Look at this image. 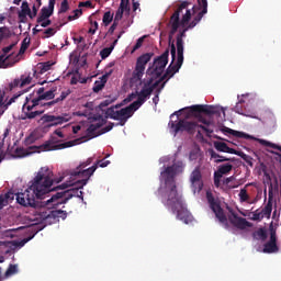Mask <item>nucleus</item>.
Segmentation results:
<instances>
[{"mask_svg": "<svg viewBox=\"0 0 281 281\" xmlns=\"http://www.w3.org/2000/svg\"><path fill=\"white\" fill-rule=\"evenodd\" d=\"M54 173L47 168H41L33 181L24 192L16 194V202L23 207H38L36 199L45 200L49 192H56L59 187H54L55 183H60L65 177L52 178Z\"/></svg>", "mask_w": 281, "mask_h": 281, "instance_id": "nucleus-1", "label": "nucleus"}, {"mask_svg": "<svg viewBox=\"0 0 281 281\" xmlns=\"http://www.w3.org/2000/svg\"><path fill=\"white\" fill-rule=\"evenodd\" d=\"M144 104V99L140 97L138 101H134L126 108H122V104H116L108 108L105 110L104 117L102 115H99L94 117L97 123H92L87 128V135L91 139L93 137H100V135H104L105 133H109L110 131H113V126H115V123H109L108 126L103 127L104 124H106V120H116L119 123H116V126H124L126 122H128V119L133 116L134 111H137L142 105ZM101 128L100 131H98Z\"/></svg>", "mask_w": 281, "mask_h": 281, "instance_id": "nucleus-2", "label": "nucleus"}, {"mask_svg": "<svg viewBox=\"0 0 281 281\" xmlns=\"http://www.w3.org/2000/svg\"><path fill=\"white\" fill-rule=\"evenodd\" d=\"M98 170V165H93L92 167L88 169H76L70 171V179H74V177H86V179L81 180H69L64 182L60 186H57L58 190H67V188H72L68 191H61L57 192L53 195H50L49 200L46 201V205H65L69 199H72V196H82V190L87 183H89V179L93 177V172Z\"/></svg>", "mask_w": 281, "mask_h": 281, "instance_id": "nucleus-3", "label": "nucleus"}, {"mask_svg": "<svg viewBox=\"0 0 281 281\" xmlns=\"http://www.w3.org/2000/svg\"><path fill=\"white\" fill-rule=\"evenodd\" d=\"M161 196V203L166 205V207H170L173 214H177V218L179 221H183L188 225V223H192V214L188 209H186L183 204V196L179 194L177 191V184H172L171 187H166V189L158 190Z\"/></svg>", "mask_w": 281, "mask_h": 281, "instance_id": "nucleus-4", "label": "nucleus"}, {"mask_svg": "<svg viewBox=\"0 0 281 281\" xmlns=\"http://www.w3.org/2000/svg\"><path fill=\"white\" fill-rule=\"evenodd\" d=\"M206 200L212 212H214L216 218L225 227V229H229V223L237 229H247V227H254V224L247 221V218L238 216V213L234 212V209L228 207L231 215H228L227 220V215H225L223 207H221V204L216 201V198H214V194L211 191L206 192Z\"/></svg>", "mask_w": 281, "mask_h": 281, "instance_id": "nucleus-5", "label": "nucleus"}, {"mask_svg": "<svg viewBox=\"0 0 281 281\" xmlns=\"http://www.w3.org/2000/svg\"><path fill=\"white\" fill-rule=\"evenodd\" d=\"M206 200L212 212H214L216 218L225 227V229H229V223L237 229H247V227H254V224L247 221V218L238 216V213L234 212V209L228 207L231 215H228L227 220V215H225L223 207H221V204L216 201V198H214V194L211 191L206 192Z\"/></svg>", "mask_w": 281, "mask_h": 281, "instance_id": "nucleus-6", "label": "nucleus"}, {"mask_svg": "<svg viewBox=\"0 0 281 281\" xmlns=\"http://www.w3.org/2000/svg\"><path fill=\"white\" fill-rule=\"evenodd\" d=\"M55 90H48L45 92V88H38L36 91L26 95L24 104L22 105V117L21 120H36L41 117L45 110H34L37 106H41V102L45 100H54L56 94Z\"/></svg>", "mask_w": 281, "mask_h": 281, "instance_id": "nucleus-7", "label": "nucleus"}, {"mask_svg": "<svg viewBox=\"0 0 281 281\" xmlns=\"http://www.w3.org/2000/svg\"><path fill=\"white\" fill-rule=\"evenodd\" d=\"M47 201H49V199L41 202L42 207H44L40 212V216L42 221H44V223H48L49 225H52V223H56L58 218H63V221H65V218H67L66 211L56 210V207H58L60 204L58 205L47 204Z\"/></svg>", "mask_w": 281, "mask_h": 281, "instance_id": "nucleus-8", "label": "nucleus"}, {"mask_svg": "<svg viewBox=\"0 0 281 281\" xmlns=\"http://www.w3.org/2000/svg\"><path fill=\"white\" fill-rule=\"evenodd\" d=\"M168 126L175 136H177L178 133L184 132L192 134L194 131H196V128H202V131H205V133H212V130H209L203 125H199L196 122H190L183 119H180L179 121L170 120Z\"/></svg>", "mask_w": 281, "mask_h": 281, "instance_id": "nucleus-9", "label": "nucleus"}, {"mask_svg": "<svg viewBox=\"0 0 281 281\" xmlns=\"http://www.w3.org/2000/svg\"><path fill=\"white\" fill-rule=\"evenodd\" d=\"M245 101L240 100L236 103V105L233 108V111L235 113H238V115H244L245 117H252L254 120H259V122H262L265 126L273 127L276 126V116L271 112H265L262 117L256 116L254 112H247V110L244 108Z\"/></svg>", "mask_w": 281, "mask_h": 281, "instance_id": "nucleus-10", "label": "nucleus"}, {"mask_svg": "<svg viewBox=\"0 0 281 281\" xmlns=\"http://www.w3.org/2000/svg\"><path fill=\"white\" fill-rule=\"evenodd\" d=\"M170 53H171V64L169 65V67L167 68L165 75L162 77L159 78L158 81L155 82V85H159V82H164L165 79L168 78V80H170V78H172V76H175V74H179V69H181L182 65H183V55L181 54H177V46H175V42H172L170 44ZM175 60H177L176 65H172V63H175Z\"/></svg>", "mask_w": 281, "mask_h": 281, "instance_id": "nucleus-11", "label": "nucleus"}, {"mask_svg": "<svg viewBox=\"0 0 281 281\" xmlns=\"http://www.w3.org/2000/svg\"><path fill=\"white\" fill-rule=\"evenodd\" d=\"M154 56V53H145L137 57L135 68L132 72V85H135V82L142 83V78H144V74L146 72V66L150 63Z\"/></svg>", "mask_w": 281, "mask_h": 281, "instance_id": "nucleus-12", "label": "nucleus"}, {"mask_svg": "<svg viewBox=\"0 0 281 281\" xmlns=\"http://www.w3.org/2000/svg\"><path fill=\"white\" fill-rule=\"evenodd\" d=\"M157 87V83H153V78L147 80L144 83V87L142 88L140 91L132 92L127 98L124 100V102H133L135 98H137L136 102H139V98L144 100V103L150 95H153V91H155V88Z\"/></svg>", "mask_w": 281, "mask_h": 281, "instance_id": "nucleus-13", "label": "nucleus"}, {"mask_svg": "<svg viewBox=\"0 0 281 281\" xmlns=\"http://www.w3.org/2000/svg\"><path fill=\"white\" fill-rule=\"evenodd\" d=\"M190 5V1H182L177 10L173 12V14L170 16V21L169 24L171 25V30L169 33V43H171L172 41V36H175V34H177L178 30H179V25H181V12H183V10H188V7Z\"/></svg>", "mask_w": 281, "mask_h": 281, "instance_id": "nucleus-14", "label": "nucleus"}, {"mask_svg": "<svg viewBox=\"0 0 281 281\" xmlns=\"http://www.w3.org/2000/svg\"><path fill=\"white\" fill-rule=\"evenodd\" d=\"M170 56V50L166 49L160 56L156 57L153 63V70L150 67L147 70V74H151L154 78H160L168 65V57Z\"/></svg>", "mask_w": 281, "mask_h": 281, "instance_id": "nucleus-15", "label": "nucleus"}, {"mask_svg": "<svg viewBox=\"0 0 281 281\" xmlns=\"http://www.w3.org/2000/svg\"><path fill=\"white\" fill-rule=\"evenodd\" d=\"M189 109V115L199 116L200 113H205V115H217L221 117V113H225V110L216 105H191Z\"/></svg>", "mask_w": 281, "mask_h": 281, "instance_id": "nucleus-16", "label": "nucleus"}, {"mask_svg": "<svg viewBox=\"0 0 281 281\" xmlns=\"http://www.w3.org/2000/svg\"><path fill=\"white\" fill-rule=\"evenodd\" d=\"M58 137L53 136L50 139L46 140L43 145L38 147H30L31 150L34 148H37L38 150H42L43 153H47L49 150H63L65 148H71L74 146V142L69 140L66 143L58 144Z\"/></svg>", "mask_w": 281, "mask_h": 281, "instance_id": "nucleus-17", "label": "nucleus"}, {"mask_svg": "<svg viewBox=\"0 0 281 281\" xmlns=\"http://www.w3.org/2000/svg\"><path fill=\"white\" fill-rule=\"evenodd\" d=\"M189 182L191 190H193V193L196 194V192H201L203 190V172L201 171V166H196L189 176Z\"/></svg>", "mask_w": 281, "mask_h": 281, "instance_id": "nucleus-18", "label": "nucleus"}, {"mask_svg": "<svg viewBox=\"0 0 281 281\" xmlns=\"http://www.w3.org/2000/svg\"><path fill=\"white\" fill-rule=\"evenodd\" d=\"M69 121V115H52V114H43L40 119V123L42 124H48V128H52V126H59L60 124H65V122Z\"/></svg>", "mask_w": 281, "mask_h": 281, "instance_id": "nucleus-19", "label": "nucleus"}, {"mask_svg": "<svg viewBox=\"0 0 281 281\" xmlns=\"http://www.w3.org/2000/svg\"><path fill=\"white\" fill-rule=\"evenodd\" d=\"M234 169V165L227 162L224 165H220L217 170L214 172V186L215 188H221V179H223L224 175H229Z\"/></svg>", "mask_w": 281, "mask_h": 281, "instance_id": "nucleus-20", "label": "nucleus"}, {"mask_svg": "<svg viewBox=\"0 0 281 281\" xmlns=\"http://www.w3.org/2000/svg\"><path fill=\"white\" fill-rule=\"evenodd\" d=\"M198 5L200 11L196 16L193 19V21L189 24V27L194 29L199 23H201V20L205 14H207V0H198Z\"/></svg>", "mask_w": 281, "mask_h": 281, "instance_id": "nucleus-21", "label": "nucleus"}, {"mask_svg": "<svg viewBox=\"0 0 281 281\" xmlns=\"http://www.w3.org/2000/svg\"><path fill=\"white\" fill-rule=\"evenodd\" d=\"M56 5V0H48V7H43L41 9L40 15L37 18V23H42L54 14V8Z\"/></svg>", "mask_w": 281, "mask_h": 281, "instance_id": "nucleus-22", "label": "nucleus"}, {"mask_svg": "<svg viewBox=\"0 0 281 281\" xmlns=\"http://www.w3.org/2000/svg\"><path fill=\"white\" fill-rule=\"evenodd\" d=\"M15 46H16V43H13L2 48L3 54L0 55V69L1 67H8V60H10L11 58H14V53L7 57L5 55L10 54V52H12V49H14Z\"/></svg>", "mask_w": 281, "mask_h": 281, "instance_id": "nucleus-23", "label": "nucleus"}, {"mask_svg": "<svg viewBox=\"0 0 281 281\" xmlns=\"http://www.w3.org/2000/svg\"><path fill=\"white\" fill-rule=\"evenodd\" d=\"M113 74V70H110L109 72H105L100 77L99 81L94 82V86L92 88L93 93H100L102 89L106 86V82H109V77Z\"/></svg>", "mask_w": 281, "mask_h": 281, "instance_id": "nucleus-24", "label": "nucleus"}, {"mask_svg": "<svg viewBox=\"0 0 281 281\" xmlns=\"http://www.w3.org/2000/svg\"><path fill=\"white\" fill-rule=\"evenodd\" d=\"M27 85H32V77L22 76L21 79H14L11 83H9V89L12 91L13 89H16V87H20V89H23V87H27Z\"/></svg>", "mask_w": 281, "mask_h": 281, "instance_id": "nucleus-25", "label": "nucleus"}, {"mask_svg": "<svg viewBox=\"0 0 281 281\" xmlns=\"http://www.w3.org/2000/svg\"><path fill=\"white\" fill-rule=\"evenodd\" d=\"M188 30H192L190 25L184 27L178 35H177V42H176V47H177V54H180L183 56V38H186V32Z\"/></svg>", "mask_w": 281, "mask_h": 281, "instance_id": "nucleus-26", "label": "nucleus"}, {"mask_svg": "<svg viewBox=\"0 0 281 281\" xmlns=\"http://www.w3.org/2000/svg\"><path fill=\"white\" fill-rule=\"evenodd\" d=\"M214 148L218 151V153H228V155H236V149L227 146V143L225 142H218L215 140L213 143Z\"/></svg>", "mask_w": 281, "mask_h": 281, "instance_id": "nucleus-27", "label": "nucleus"}, {"mask_svg": "<svg viewBox=\"0 0 281 281\" xmlns=\"http://www.w3.org/2000/svg\"><path fill=\"white\" fill-rule=\"evenodd\" d=\"M271 212H273V192L269 191V198L266 206L261 210L263 218H271Z\"/></svg>", "mask_w": 281, "mask_h": 281, "instance_id": "nucleus-28", "label": "nucleus"}, {"mask_svg": "<svg viewBox=\"0 0 281 281\" xmlns=\"http://www.w3.org/2000/svg\"><path fill=\"white\" fill-rule=\"evenodd\" d=\"M161 177L165 178V183H168V181H173L175 178L177 177V173L175 171V167L169 166L167 167L162 172Z\"/></svg>", "mask_w": 281, "mask_h": 281, "instance_id": "nucleus-29", "label": "nucleus"}, {"mask_svg": "<svg viewBox=\"0 0 281 281\" xmlns=\"http://www.w3.org/2000/svg\"><path fill=\"white\" fill-rule=\"evenodd\" d=\"M209 155L211 159H215V164H223V161H234V158H227L225 156H221L217 153H215L214 149H209Z\"/></svg>", "mask_w": 281, "mask_h": 281, "instance_id": "nucleus-30", "label": "nucleus"}, {"mask_svg": "<svg viewBox=\"0 0 281 281\" xmlns=\"http://www.w3.org/2000/svg\"><path fill=\"white\" fill-rule=\"evenodd\" d=\"M30 3H27V1H23L21 5V11L19 12V19H21V21H23V19H27V16H30Z\"/></svg>", "mask_w": 281, "mask_h": 281, "instance_id": "nucleus-31", "label": "nucleus"}, {"mask_svg": "<svg viewBox=\"0 0 281 281\" xmlns=\"http://www.w3.org/2000/svg\"><path fill=\"white\" fill-rule=\"evenodd\" d=\"M278 251H280L278 244L268 241L263 245V254H278Z\"/></svg>", "mask_w": 281, "mask_h": 281, "instance_id": "nucleus-32", "label": "nucleus"}, {"mask_svg": "<svg viewBox=\"0 0 281 281\" xmlns=\"http://www.w3.org/2000/svg\"><path fill=\"white\" fill-rule=\"evenodd\" d=\"M14 201V193H7L4 195H0V210H3L5 205H8V200Z\"/></svg>", "mask_w": 281, "mask_h": 281, "instance_id": "nucleus-33", "label": "nucleus"}, {"mask_svg": "<svg viewBox=\"0 0 281 281\" xmlns=\"http://www.w3.org/2000/svg\"><path fill=\"white\" fill-rule=\"evenodd\" d=\"M235 155H237V157H240L241 159H244L250 167H254V158H251V156H249L240 150H237L235 153Z\"/></svg>", "mask_w": 281, "mask_h": 281, "instance_id": "nucleus-34", "label": "nucleus"}, {"mask_svg": "<svg viewBox=\"0 0 281 281\" xmlns=\"http://www.w3.org/2000/svg\"><path fill=\"white\" fill-rule=\"evenodd\" d=\"M27 47H30V38L25 37L22 41L20 50H19L18 55H15V58H19V56H22V54H25V52H27Z\"/></svg>", "mask_w": 281, "mask_h": 281, "instance_id": "nucleus-35", "label": "nucleus"}, {"mask_svg": "<svg viewBox=\"0 0 281 281\" xmlns=\"http://www.w3.org/2000/svg\"><path fill=\"white\" fill-rule=\"evenodd\" d=\"M252 238H256V240H265L267 238V231L265 228H259L252 233Z\"/></svg>", "mask_w": 281, "mask_h": 281, "instance_id": "nucleus-36", "label": "nucleus"}, {"mask_svg": "<svg viewBox=\"0 0 281 281\" xmlns=\"http://www.w3.org/2000/svg\"><path fill=\"white\" fill-rule=\"evenodd\" d=\"M10 36H12L10 29L8 26H1L0 27V43L3 38H10Z\"/></svg>", "mask_w": 281, "mask_h": 281, "instance_id": "nucleus-37", "label": "nucleus"}, {"mask_svg": "<svg viewBox=\"0 0 281 281\" xmlns=\"http://www.w3.org/2000/svg\"><path fill=\"white\" fill-rule=\"evenodd\" d=\"M171 167L173 168L176 175H181V172L186 170V164H183V161H178L177 164H173Z\"/></svg>", "mask_w": 281, "mask_h": 281, "instance_id": "nucleus-38", "label": "nucleus"}, {"mask_svg": "<svg viewBox=\"0 0 281 281\" xmlns=\"http://www.w3.org/2000/svg\"><path fill=\"white\" fill-rule=\"evenodd\" d=\"M192 19V11H190L189 9H187L186 14L182 16L181 19V25L183 27H186V25H188V23H190V20Z\"/></svg>", "mask_w": 281, "mask_h": 281, "instance_id": "nucleus-39", "label": "nucleus"}, {"mask_svg": "<svg viewBox=\"0 0 281 281\" xmlns=\"http://www.w3.org/2000/svg\"><path fill=\"white\" fill-rule=\"evenodd\" d=\"M192 19V11H190L189 9H187L186 14L182 16L181 19V25L183 27H186V25H188V23H190V20Z\"/></svg>", "mask_w": 281, "mask_h": 281, "instance_id": "nucleus-40", "label": "nucleus"}, {"mask_svg": "<svg viewBox=\"0 0 281 281\" xmlns=\"http://www.w3.org/2000/svg\"><path fill=\"white\" fill-rule=\"evenodd\" d=\"M113 52V46L105 47L100 52V56L102 60H105V58H109L111 56V53Z\"/></svg>", "mask_w": 281, "mask_h": 281, "instance_id": "nucleus-41", "label": "nucleus"}, {"mask_svg": "<svg viewBox=\"0 0 281 281\" xmlns=\"http://www.w3.org/2000/svg\"><path fill=\"white\" fill-rule=\"evenodd\" d=\"M18 272H19V268L16 267V265H10L4 276L5 278H10V276H14V273H18Z\"/></svg>", "mask_w": 281, "mask_h": 281, "instance_id": "nucleus-42", "label": "nucleus"}, {"mask_svg": "<svg viewBox=\"0 0 281 281\" xmlns=\"http://www.w3.org/2000/svg\"><path fill=\"white\" fill-rule=\"evenodd\" d=\"M113 22V14L111 13V11H108L103 14V24L105 26H108L109 24H111Z\"/></svg>", "mask_w": 281, "mask_h": 281, "instance_id": "nucleus-43", "label": "nucleus"}, {"mask_svg": "<svg viewBox=\"0 0 281 281\" xmlns=\"http://www.w3.org/2000/svg\"><path fill=\"white\" fill-rule=\"evenodd\" d=\"M238 196L241 203H246V201H249V193H247V189H241Z\"/></svg>", "mask_w": 281, "mask_h": 281, "instance_id": "nucleus-44", "label": "nucleus"}, {"mask_svg": "<svg viewBox=\"0 0 281 281\" xmlns=\"http://www.w3.org/2000/svg\"><path fill=\"white\" fill-rule=\"evenodd\" d=\"M233 137H238L239 139H251V136L245 132H238L235 130L233 132Z\"/></svg>", "mask_w": 281, "mask_h": 281, "instance_id": "nucleus-45", "label": "nucleus"}, {"mask_svg": "<svg viewBox=\"0 0 281 281\" xmlns=\"http://www.w3.org/2000/svg\"><path fill=\"white\" fill-rule=\"evenodd\" d=\"M68 10H69V1L63 0L60 3L58 14H65V12H67Z\"/></svg>", "mask_w": 281, "mask_h": 281, "instance_id": "nucleus-46", "label": "nucleus"}, {"mask_svg": "<svg viewBox=\"0 0 281 281\" xmlns=\"http://www.w3.org/2000/svg\"><path fill=\"white\" fill-rule=\"evenodd\" d=\"M72 12H74V15H69L67 18V21H76V19H79L80 16H82V9H76Z\"/></svg>", "mask_w": 281, "mask_h": 281, "instance_id": "nucleus-47", "label": "nucleus"}, {"mask_svg": "<svg viewBox=\"0 0 281 281\" xmlns=\"http://www.w3.org/2000/svg\"><path fill=\"white\" fill-rule=\"evenodd\" d=\"M235 179H236V177H234V176H231V177L224 179V180H223V186H228V188H229L231 190H234L235 188H238V186H236V184H234V186H231V184H229V183H231L232 181H234Z\"/></svg>", "mask_w": 281, "mask_h": 281, "instance_id": "nucleus-48", "label": "nucleus"}, {"mask_svg": "<svg viewBox=\"0 0 281 281\" xmlns=\"http://www.w3.org/2000/svg\"><path fill=\"white\" fill-rule=\"evenodd\" d=\"M262 218H265V216L262 215V211H258L256 210L255 212H252V216L250 217L251 221H262Z\"/></svg>", "mask_w": 281, "mask_h": 281, "instance_id": "nucleus-49", "label": "nucleus"}, {"mask_svg": "<svg viewBox=\"0 0 281 281\" xmlns=\"http://www.w3.org/2000/svg\"><path fill=\"white\" fill-rule=\"evenodd\" d=\"M144 38H146V36H142L136 41V44L134 45L133 49H132V54L134 52H137V49H139L142 47V45H144Z\"/></svg>", "mask_w": 281, "mask_h": 281, "instance_id": "nucleus-50", "label": "nucleus"}, {"mask_svg": "<svg viewBox=\"0 0 281 281\" xmlns=\"http://www.w3.org/2000/svg\"><path fill=\"white\" fill-rule=\"evenodd\" d=\"M109 164H111L110 160H104V159H102V160H97V161L94 162V166H97V168H98V167H99V168H106V166H109Z\"/></svg>", "mask_w": 281, "mask_h": 281, "instance_id": "nucleus-51", "label": "nucleus"}, {"mask_svg": "<svg viewBox=\"0 0 281 281\" xmlns=\"http://www.w3.org/2000/svg\"><path fill=\"white\" fill-rule=\"evenodd\" d=\"M131 0H121L120 8L125 10L127 14L131 12V7H128Z\"/></svg>", "mask_w": 281, "mask_h": 281, "instance_id": "nucleus-52", "label": "nucleus"}, {"mask_svg": "<svg viewBox=\"0 0 281 281\" xmlns=\"http://www.w3.org/2000/svg\"><path fill=\"white\" fill-rule=\"evenodd\" d=\"M124 12H126V10L123 9L122 7H119V10L116 11L114 19L116 21H122V16H124Z\"/></svg>", "mask_w": 281, "mask_h": 281, "instance_id": "nucleus-53", "label": "nucleus"}, {"mask_svg": "<svg viewBox=\"0 0 281 281\" xmlns=\"http://www.w3.org/2000/svg\"><path fill=\"white\" fill-rule=\"evenodd\" d=\"M41 74H45L52 69V64L49 61L41 64Z\"/></svg>", "mask_w": 281, "mask_h": 281, "instance_id": "nucleus-54", "label": "nucleus"}, {"mask_svg": "<svg viewBox=\"0 0 281 281\" xmlns=\"http://www.w3.org/2000/svg\"><path fill=\"white\" fill-rule=\"evenodd\" d=\"M93 164V157H90L87 159V161L81 162L78 167L77 170H80V168H87V166H91Z\"/></svg>", "mask_w": 281, "mask_h": 281, "instance_id": "nucleus-55", "label": "nucleus"}, {"mask_svg": "<svg viewBox=\"0 0 281 281\" xmlns=\"http://www.w3.org/2000/svg\"><path fill=\"white\" fill-rule=\"evenodd\" d=\"M71 94V90H67V91H63L60 93V95L56 99L57 100V103L58 102H63V100H65L68 95Z\"/></svg>", "mask_w": 281, "mask_h": 281, "instance_id": "nucleus-56", "label": "nucleus"}, {"mask_svg": "<svg viewBox=\"0 0 281 281\" xmlns=\"http://www.w3.org/2000/svg\"><path fill=\"white\" fill-rule=\"evenodd\" d=\"M269 243L278 244V237L276 235V229H273V228L270 229V240H269Z\"/></svg>", "mask_w": 281, "mask_h": 281, "instance_id": "nucleus-57", "label": "nucleus"}, {"mask_svg": "<svg viewBox=\"0 0 281 281\" xmlns=\"http://www.w3.org/2000/svg\"><path fill=\"white\" fill-rule=\"evenodd\" d=\"M44 34L46 35L43 38H49L50 36H54V34H56V31L49 27L44 31Z\"/></svg>", "mask_w": 281, "mask_h": 281, "instance_id": "nucleus-58", "label": "nucleus"}, {"mask_svg": "<svg viewBox=\"0 0 281 281\" xmlns=\"http://www.w3.org/2000/svg\"><path fill=\"white\" fill-rule=\"evenodd\" d=\"M89 34H95L98 32V22L97 21H91V27L89 29Z\"/></svg>", "mask_w": 281, "mask_h": 281, "instance_id": "nucleus-59", "label": "nucleus"}, {"mask_svg": "<svg viewBox=\"0 0 281 281\" xmlns=\"http://www.w3.org/2000/svg\"><path fill=\"white\" fill-rule=\"evenodd\" d=\"M54 104H58V101L56 99L49 102L41 101L40 106H47L49 109L50 106H54Z\"/></svg>", "mask_w": 281, "mask_h": 281, "instance_id": "nucleus-60", "label": "nucleus"}, {"mask_svg": "<svg viewBox=\"0 0 281 281\" xmlns=\"http://www.w3.org/2000/svg\"><path fill=\"white\" fill-rule=\"evenodd\" d=\"M36 14H38V8H36V4H34V5L32 7V11H30L29 19H34V18H36Z\"/></svg>", "mask_w": 281, "mask_h": 281, "instance_id": "nucleus-61", "label": "nucleus"}, {"mask_svg": "<svg viewBox=\"0 0 281 281\" xmlns=\"http://www.w3.org/2000/svg\"><path fill=\"white\" fill-rule=\"evenodd\" d=\"M78 8H93V3L89 0L85 2H79Z\"/></svg>", "mask_w": 281, "mask_h": 281, "instance_id": "nucleus-62", "label": "nucleus"}, {"mask_svg": "<svg viewBox=\"0 0 281 281\" xmlns=\"http://www.w3.org/2000/svg\"><path fill=\"white\" fill-rule=\"evenodd\" d=\"M40 24H41V27H49V25H52V20H49V18H48V19L40 22Z\"/></svg>", "mask_w": 281, "mask_h": 281, "instance_id": "nucleus-63", "label": "nucleus"}, {"mask_svg": "<svg viewBox=\"0 0 281 281\" xmlns=\"http://www.w3.org/2000/svg\"><path fill=\"white\" fill-rule=\"evenodd\" d=\"M112 102H113L112 100L106 99L105 101L100 103V106L101 109H103L104 106H109V104H111Z\"/></svg>", "mask_w": 281, "mask_h": 281, "instance_id": "nucleus-64", "label": "nucleus"}]
</instances>
